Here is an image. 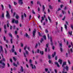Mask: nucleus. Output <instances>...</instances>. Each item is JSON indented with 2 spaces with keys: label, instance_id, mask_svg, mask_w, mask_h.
Returning <instances> with one entry per match:
<instances>
[{
  "label": "nucleus",
  "instance_id": "nucleus-1",
  "mask_svg": "<svg viewBox=\"0 0 73 73\" xmlns=\"http://www.w3.org/2000/svg\"><path fill=\"white\" fill-rule=\"evenodd\" d=\"M2 61H3V60H1L0 61V64H1L2 65H3V66H2L1 67L2 68H5V64L4 63L2 62Z\"/></svg>",
  "mask_w": 73,
  "mask_h": 73
},
{
  "label": "nucleus",
  "instance_id": "nucleus-2",
  "mask_svg": "<svg viewBox=\"0 0 73 73\" xmlns=\"http://www.w3.org/2000/svg\"><path fill=\"white\" fill-rule=\"evenodd\" d=\"M6 17H7V18H8V19H10V15H9V12L8 11H6Z\"/></svg>",
  "mask_w": 73,
  "mask_h": 73
},
{
  "label": "nucleus",
  "instance_id": "nucleus-3",
  "mask_svg": "<svg viewBox=\"0 0 73 73\" xmlns=\"http://www.w3.org/2000/svg\"><path fill=\"white\" fill-rule=\"evenodd\" d=\"M36 29H34V31H33V37H35V35H36Z\"/></svg>",
  "mask_w": 73,
  "mask_h": 73
},
{
  "label": "nucleus",
  "instance_id": "nucleus-4",
  "mask_svg": "<svg viewBox=\"0 0 73 73\" xmlns=\"http://www.w3.org/2000/svg\"><path fill=\"white\" fill-rule=\"evenodd\" d=\"M4 52V51L3 50V47L2 46H0V53H3Z\"/></svg>",
  "mask_w": 73,
  "mask_h": 73
},
{
  "label": "nucleus",
  "instance_id": "nucleus-5",
  "mask_svg": "<svg viewBox=\"0 0 73 73\" xmlns=\"http://www.w3.org/2000/svg\"><path fill=\"white\" fill-rule=\"evenodd\" d=\"M15 46L14 45H13V47L12 49H11V51L12 53H13L14 52H15Z\"/></svg>",
  "mask_w": 73,
  "mask_h": 73
},
{
  "label": "nucleus",
  "instance_id": "nucleus-6",
  "mask_svg": "<svg viewBox=\"0 0 73 73\" xmlns=\"http://www.w3.org/2000/svg\"><path fill=\"white\" fill-rule=\"evenodd\" d=\"M18 3L19 4H23V0H19Z\"/></svg>",
  "mask_w": 73,
  "mask_h": 73
},
{
  "label": "nucleus",
  "instance_id": "nucleus-7",
  "mask_svg": "<svg viewBox=\"0 0 73 73\" xmlns=\"http://www.w3.org/2000/svg\"><path fill=\"white\" fill-rule=\"evenodd\" d=\"M6 38L5 37V36H3V40H4V41H5L6 43L8 44V40H6Z\"/></svg>",
  "mask_w": 73,
  "mask_h": 73
},
{
  "label": "nucleus",
  "instance_id": "nucleus-8",
  "mask_svg": "<svg viewBox=\"0 0 73 73\" xmlns=\"http://www.w3.org/2000/svg\"><path fill=\"white\" fill-rule=\"evenodd\" d=\"M66 62H64L63 63V64H62V67H64V65H66Z\"/></svg>",
  "mask_w": 73,
  "mask_h": 73
},
{
  "label": "nucleus",
  "instance_id": "nucleus-9",
  "mask_svg": "<svg viewBox=\"0 0 73 73\" xmlns=\"http://www.w3.org/2000/svg\"><path fill=\"white\" fill-rule=\"evenodd\" d=\"M8 35L9 37H11V38H13V36H12V35L11 33H9L8 34Z\"/></svg>",
  "mask_w": 73,
  "mask_h": 73
},
{
  "label": "nucleus",
  "instance_id": "nucleus-10",
  "mask_svg": "<svg viewBox=\"0 0 73 73\" xmlns=\"http://www.w3.org/2000/svg\"><path fill=\"white\" fill-rule=\"evenodd\" d=\"M50 41L51 42V45L52 46H53V42H52V37H50Z\"/></svg>",
  "mask_w": 73,
  "mask_h": 73
},
{
  "label": "nucleus",
  "instance_id": "nucleus-11",
  "mask_svg": "<svg viewBox=\"0 0 73 73\" xmlns=\"http://www.w3.org/2000/svg\"><path fill=\"white\" fill-rule=\"evenodd\" d=\"M58 62H60V65H61V64H62V60H61V59H59Z\"/></svg>",
  "mask_w": 73,
  "mask_h": 73
},
{
  "label": "nucleus",
  "instance_id": "nucleus-12",
  "mask_svg": "<svg viewBox=\"0 0 73 73\" xmlns=\"http://www.w3.org/2000/svg\"><path fill=\"white\" fill-rule=\"evenodd\" d=\"M56 52H54V54H52V57H53H53H54V56H56Z\"/></svg>",
  "mask_w": 73,
  "mask_h": 73
},
{
  "label": "nucleus",
  "instance_id": "nucleus-13",
  "mask_svg": "<svg viewBox=\"0 0 73 73\" xmlns=\"http://www.w3.org/2000/svg\"><path fill=\"white\" fill-rule=\"evenodd\" d=\"M55 65H57V67L58 68L60 67V65L58 64V63L57 62H56L55 63Z\"/></svg>",
  "mask_w": 73,
  "mask_h": 73
},
{
  "label": "nucleus",
  "instance_id": "nucleus-14",
  "mask_svg": "<svg viewBox=\"0 0 73 73\" xmlns=\"http://www.w3.org/2000/svg\"><path fill=\"white\" fill-rule=\"evenodd\" d=\"M15 18H16V19H19V18H20V17H19V16L18 15H17L15 16Z\"/></svg>",
  "mask_w": 73,
  "mask_h": 73
},
{
  "label": "nucleus",
  "instance_id": "nucleus-15",
  "mask_svg": "<svg viewBox=\"0 0 73 73\" xmlns=\"http://www.w3.org/2000/svg\"><path fill=\"white\" fill-rule=\"evenodd\" d=\"M65 68H66V70L68 71V70H69V67H68V66H66Z\"/></svg>",
  "mask_w": 73,
  "mask_h": 73
},
{
  "label": "nucleus",
  "instance_id": "nucleus-16",
  "mask_svg": "<svg viewBox=\"0 0 73 73\" xmlns=\"http://www.w3.org/2000/svg\"><path fill=\"white\" fill-rule=\"evenodd\" d=\"M21 71L22 72H23V71H24V69H23V67L22 66H21Z\"/></svg>",
  "mask_w": 73,
  "mask_h": 73
},
{
  "label": "nucleus",
  "instance_id": "nucleus-17",
  "mask_svg": "<svg viewBox=\"0 0 73 73\" xmlns=\"http://www.w3.org/2000/svg\"><path fill=\"white\" fill-rule=\"evenodd\" d=\"M48 57L49 60H50V59H51V56H50V55L49 54L48 55Z\"/></svg>",
  "mask_w": 73,
  "mask_h": 73
},
{
  "label": "nucleus",
  "instance_id": "nucleus-18",
  "mask_svg": "<svg viewBox=\"0 0 73 73\" xmlns=\"http://www.w3.org/2000/svg\"><path fill=\"white\" fill-rule=\"evenodd\" d=\"M48 19L50 23H52V20H51V19H50V17L49 16L48 17Z\"/></svg>",
  "mask_w": 73,
  "mask_h": 73
},
{
  "label": "nucleus",
  "instance_id": "nucleus-19",
  "mask_svg": "<svg viewBox=\"0 0 73 73\" xmlns=\"http://www.w3.org/2000/svg\"><path fill=\"white\" fill-rule=\"evenodd\" d=\"M15 19H13L11 21L12 23H14L15 22Z\"/></svg>",
  "mask_w": 73,
  "mask_h": 73
},
{
  "label": "nucleus",
  "instance_id": "nucleus-20",
  "mask_svg": "<svg viewBox=\"0 0 73 73\" xmlns=\"http://www.w3.org/2000/svg\"><path fill=\"white\" fill-rule=\"evenodd\" d=\"M68 34L69 35H70L71 36H72V31H71L70 33V31H68Z\"/></svg>",
  "mask_w": 73,
  "mask_h": 73
},
{
  "label": "nucleus",
  "instance_id": "nucleus-21",
  "mask_svg": "<svg viewBox=\"0 0 73 73\" xmlns=\"http://www.w3.org/2000/svg\"><path fill=\"white\" fill-rule=\"evenodd\" d=\"M30 66L31 67V68L33 69H34V67H33V65L32 64H30Z\"/></svg>",
  "mask_w": 73,
  "mask_h": 73
},
{
  "label": "nucleus",
  "instance_id": "nucleus-22",
  "mask_svg": "<svg viewBox=\"0 0 73 73\" xmlns=\"http://www.w3.org/2000/svg\"><path fill=\"white\" fill-rule=\"evenodd\" d=\"M43 9L42 10V12H44V9H45V7H44V5H43L42 6Z\"/></svg>",
  "mask_w": 73,
  "mask_h": 73
},
{
  "label": "nucleus",
  "instance_id": "nucleus-23",
  "mask_svg": "<svg viewBox=\"0 0 73 73\" xmlns=\"http://www.w3.org/2000/svg\"><path fill=\"white\" fill-rule=\"evenodd\" d=\"M27 45H26L24 47V50H26V49H27Z\"/></svg>",
  "mask_w": 73,
  "mask_h": 73
},
{
  "label": "nucleus",
  "instance_id": "nucleus-24",
  "mask_svg": "<svg viewBox=\"0 0 73 73\" xmlns=\"http://www.w3.org/2000/svg\"><path fill=\"white\" fill-rule=\"evenodd\" d=\"M13 66H16V67H17V64H15V63H13Z\"/></svg>",
  "mask_w": 73,
  "mask_h": 73
},
{
  "label": "nucleus",
  "instance_id": "nucleus-25",
  "mask_svg": "<svg viewBox=\"0 0 73 73\" xmlns=\"http://www.w3.org/2000/svg\"><path fill=\"white\" fill-rule=\"evenodd\" d=\"M44 41V39L43 38H41V40L40 42L41 43H42V42H43Z\"/></svg>",
  "mask_w": 73,
  "mask_h": 73
},
{
  "label": "nucleus",
  "instance_id": "nucleus-26",
  "mask_svg": "<svg viewBox=\"0 0 73 73\" xmlns=\"http://www.w3.org/2000/svg\"><path fill=\"white\" fill-rule=\"evenodd\" d=\"M43 37L44 38V39L46 40V36L45 35H44L43 36Z\"/></svg>",
  "mask_w": 73,
  "mask_h": 73
},
{
  "label": "nucleus",
  "instance_id": "nucleus-27",
  "mask_svg": "<svg viewBox=\"0 0 73 73\" xmlns=\"http://www.w3.org/2000/svg\"><path fill=\"white\" fill-rule=\"evenodd\" d=\"M40 54H41L42 55L44 54V52L43 51H40Z\"/></svg>",
  "mask_w": 73,
  "mask_h": 73
},
{
  "label": "nucleus",
  "instance_id": "nucleus-28",
  "mask_svg": "<svg viewBox=\"0 0 73 73\" xmlns=\"http://www.w3.org/2000/svg\"><path fill=\"white\" fill-rule=\"evenodd\" d=\"M24 19V16L23 15H22L21 17V19L22 20Z\"/></svg>",
  "mask_w": 73,
  "mask_h": 73
},
{
  "label": "nucleus",
  "instance_id": "nucleus-29",
  "mask_svg": "<svg viewBox=\"0 0 73 73\" xmlns=\"http://www.w3.org/2000/svg\"><path fill=\"white\" fill-rule=\"evenodd\" d=\"M25 53H26V54H27V55L28 54V53H29L28 51L27 50H25Z\"/></svg>",
  "mask_w": 73,
  "mask_h": 73
},
{
  "label": "nucleus",
  "instance_id": "nucleus-30",
  "mask_svg": "<svg viewBox=\"0 0 73 73\" xmlns=\"http://www.w3.org/2000/svg\"><path fill=\"white\" fill-rule=\"evenodd\" d=\"M49 8H50V9H52L53 8H52V6H51V5H49Z\"/></svg>",
  "mask_w": 73,
  "mask_h": 73
},
{
  "label": "nucleus",
  "instance_id": "nucleus-31",
  "mask_svg": "<svg viewBox=\"0 0 73 73\" xmlns=\"http://www.w3.org/2000/svg\"><path fill=\"white\" fill-rule=\"evenodd\" d=\"M64 27L66 29H67V27L66 25H64Z\"/></svg>",
  "mask_w": 73,
  "mask_h": 73
},
{
  "label": "nucleus",
  "instance_id": "nucleus-32",
  "mask_svg": "<svg viewBox=\"0 0 73 73\" xmlns=\"http://www.w3.org/2000/svg\"><path fill=\"white\" fill-rule=\"evenodd\" d=\"M62 13L63 15H64V13L65 14H66V12L65 11H62Z\"/></svg>",
  "mask_w": 73,
  "mask_h": 73
},
{
  "label": "nucleus",
  "instance_id": "nucleus-33",
  "mask_svg": "<svg viewBox=\"0 0 73 73\" xmlns=\"http://www.w3.org/2000/svg\"><path fill=\"white\" fill-rule=\"evenodd\" d=\"M38 46V44H37V43H36V45L35 46V48H37V47Z\"/></svg>",
  "mask_w": 73,
  "mask_h": 73
},
{
  "label": "nucleus",
  "instance_id": "nucleus-34",
  "mask_svg": "<svg viewBox=\"0 0 73 73\" xmlns=\"http://www.w3.org/2000/svg\"><path fill=\"white\" fill-rule=\"evenodd\" d=\"M1 7L2 8V10H4V6H3V5L2 4L1 5Z\"/></svg>",
  "mask_w": 73,
  "mask_h": 73
},
{
  "label": "nucleus",
  "instance_id": "nucleus-35",
  "mask_svg": "<svg viewBox=\"0 0 73 73\" xmlns=\"http://www.w3.org/2000/svg\"><path fill=\"white\" fill-rule=\"evenodd\" d=\"M15 23L16 24H18L19 23V21L18 20H15Z\"/></svg>",
  "mask_w": 73,
  "mask_h": 73
},
{
  "label": "nucleus",
  "instance_id": "nucleus-36",
  "mask_svg": "<svg viewBox=\"0 0 73 73\" xmlns=\"http://www.w3.org/2000/svg\"><path fill=\"white\" fill-rule=\"evenodd\" d=\"M32 13H33V14H34V15H35L36 14V13H35V11H34V10H32Z\"/></svg>",
  "mask_w": 73,
  "mask_h": 73
},
{
  "label": "nucleus",
  "instance_id": "nucleus-37",
  "mask_svg": "<svg viewBox=\"0 0 73 73\" xmlns=\"http://www.w3.org/2000/svg\"><path fill=\"white\" fill-rule=\"evenodd\" d=\"M9 22H8V21H7V27H9Z\"/></svg>",
  "mask_w": 73,
  "mask_h": 73
},
{
  "label": "nucleus",
  "instance_id": "nucleus-38",
  "mask_svg": "<svg viewBox=\"0 0 73 73\" xmlns=\"http://www.w3.org/2000/svg\"><path fill=\"white\" fill-rule=\"evenodd\" d=\"M16 15V12H14L13 13V17H14L15 16V15Z\"/></svg>",
  "mask_w": 73,
  "mask_h": 73
},
{
  "label": "nucleus",
  "instance_id": "nucleus-39",
  "mask_svg": "<svg viewBox=\"0 0 73 73\" xmlns=\"http://www.w3.org/2000/svg\"><path fill=\"white\" fill-rule=\"evenodd\" d=\"M66 18V17H65V16H64V17L62 19V20L64 21L65 19V18Z\"/></svg>",
  "mask_w": 73,
  "mask_h": 73
},
{
  "label": "nucleus",
  "instance_id": "nucleus-40",
  "mask_svg": "<svg viewBox=\"0 0 73 73\" xmlns=\"http://www.w3.org/2000/svg\"><path fill=\"white\" fill-rule=\"evenodd\" d=\"M49 46V44L47 43L46 44V46L47 47V48H48V46Z\"/></svg>",
  "mask_w": 73,
  "mask_h": 73
},
{
  "label": "nucleus",
  "instance_id": "nucleus-41",
  "mask_svg": "<svg viewBox=\"0 0 73 73\" xmlns=\"http://www.w3.org/2000/svg\"><path fill=\"white\" fill-rule=\"evenodd\" d=\"M12 38H11V39H10V42H11V44H13V42H12Z\"/></svg>",
  "mask_w": 73,
  "mask_h": 73
},
{
  "label": "nucleus",
  "instance_id": "nucleus-42",
  "mask_svg": "<svg viewBox=\"0 0 73 73\" xmlns=\"http://www.w3.org/2000/svg\"><path fill=\"white\" fill-rule=\"evenodd\" d=\"M39 52H40V50H39V49H37L36 52L38 53H39Z\"/></svg>",
  "mask_w": 73,
  "mask_h": 73
},
{
  "label": "nucleus",
  "instance_id": "nucleus-43",
  "mask_svg": "<svg viewBox=\"0 0 73 73\" xmlns=\"http://www.w3.org/2000/svg\"><path fill=\"white\" fill-rule=\"evenodd\" d=\"M65 67H64V68H63V71H62V73H64V72H65V69L64 68Z\"/></svg>",
  "mask_w": 73,
  "mask_h": 73
},
{
  "label": "nucleus",
  "instance_id": "nucleus-44",
  "mask_svg": "<svg viewBox=\"0 0 73 73\" xmlns=\"http://www.w3.org/2000/svg\"><path fill=\"white\" fill-rule=\"evenodd\" d=\"M26 37H28V38H29V36H28V34L27 33H26Z\"/></svg>",
  "mask_w": 73,
  "mask_h": 73
},
{
  "label": "nucleus",
  "instance_id": "nucleus-45",
  "mask_svg": "<svg viewBox=\"0 0 73 73\" xmlns=\"http://www.w3.org/2000/svg\"><path fill=\"white\" fill-rule=\"evenodd\" d=\"M60 51L61 52H62V48L61 47H60Z\"/></svg>",
  "mask_w": 73,
  "mask_h": 73
},
{
  "label": "nucleus",
  "instance_id": "nucleus-46",
  "mask_svg": "<svg viewBox=\"0 0 73 73\" xmlns=\"http://www.w3.org/2000/svg\"><path fill=\"white\" fill-rule=\"evenodd\" d=\"M24 57H27V56H26V54H25V52L24 53Z\"/></svg>",
  "mask_w": 73,
  "mask_h": 73
},
{
  "label": "nucleus",
  "instance_id": "nucleus-47",
  "mask_svg": "<svg viewBox=\"0 0 73 73\" xmlns=\"http://www.w3.org/2000/svg\"><path fill=\"white\" fill-rule=\"evenodd\" d=\"M38 35L39 36H41V33H40V32H38Z\"/></svg>",
  "mask_w": 73,
  "mask_h": 73
},
{
  "label": "nucleus",
  "instance_id": "nucleus-48",
  "mask_svg": "<svg viewBox=\"0 0 73 73\" xmlns=\"http://www.w3.org/2000/svg\"><path fill=\"white\" fill-rule=\"evenodd\" d=\"M16 26L15 25H14L13 26V29H16Z\"/></svg>",
  "mask_w": 73,
  "mask_h": 73
},
{
  "label": "nucleus",
  "instance_id": "nucleus-49",
  "mask_svg": "<svg viewBox=\"0 0 73 73\" xmlns=\"http://www.w3.org/2000/svg\"><path fill=\"white\" fill-rule=\"evenodd\" d=\"M32 60L31 59H30L29 60V62H30V64H31V63H32Z\"/></svg>",
  "mask_w": 73,
  "mask_h": 73
},
{
  "label": "nucleus",
  "instance_id": "nucleus-50",
  "mask_svg": "<svg viewBox=\"0 0 73 73\" xmlns=\"http://www.w3.org/2000/svg\"><path fill=\"white\" fill-rule=\"evenodd\" d=\"M62 43H59V45L60 46V47H62Z\"/></svg>",
  "mask_w": 73,
  "mask_h": 73
},
{
  "label": "nucleus",
  "instance_id": "nucleus-51",
  "mask_svg": "<svg viewBox=\"0 0 73 73\" xmlns=\"http://www.w3.org/2000/svg\"><path fill=\"white\" fill-rule=\"evenodd\" d=\"M9 7L10 9H11V6L10 4H9Z\"/></svg>",
  "mask_w": 73,
  "mask_h": 73
},
{
  "label": "nucleus",
  "instance_id": "nucleus-52",
  "mask_svg": "<svg viewBox=\"0 0 73 73\" xmlns=\"http://www.w3.org/2000/svg\"><path fill=\"white\" fill-rule=\"evenodd\" d=\"M13 60H14V61H16V58H15V57H13Z\"/></svg>",
  "mask_w": 73,
  "mask_h": 73
},
{
  "label": "nucleus",
  "instance_id": "nucleus-53",
  "mask_svg": "<svg viewBox=\"0 0 73 73\" xmlns=\"http://www.w3.org/2000/svg\"><path fill=\"white\" fill-rule=\"evenodd\" d=\"M55 59L56 60H57V56H55Z\"/></svg>",
  "mask_w": 73,
  "mask_h": 73
},
{
  "label": "nucleus",
  "instance_id": "nucleus-54",
  "mask_svg": "<svg viewBox=\"0 0 73 73\" xmlns=\"http://www.w3.org/2000/svg\"><path fill=\"white\" fill-rule=\"evenodd\" d=\"M45 72H46L48 71V68H45Z\"/></svg>",
  "mask_w": 73,
  "mask_h": 73
},
{
  "label": "nucleus",
  "instance_id": "nucleus-55",
  "mask_svg": "<svg viewBox=\"0 0 73 73\" xmlns=\"http://www.w3.org/2000/svg\"><path fill=\"white\" fill-rule=\"evenodd\" d=\"M68 62L69 65L70 64V61H69V60H68Z\"/></svg>",
  "mask_w": 73,
  "mask_h": 73
},
{
  "label": "nucleus",
  "instance_id": "nucleus-56",
  "mask_svg": "<svg viewBox=\"0 0 73 73\" xmlns=\"http://www.w3.org/2000/svg\"><path fill=\"white\" fill-rule=\"evenodd\" d=\"M14 4L15 5H16V4H17V3L16 2H14Z\"/></svg>",
  "mask_w": 73,
  "mask_h": 73
},
{
  "label": "nucleus",
  "instance_id": "nucleus-57",
  "mask_svg": "<svg viewBox=\"0 0 73 73\" xmlns=\"http://www.w3.org/2000/svg\"><path fill=\"white\" fill-rule=\"evenodd\" d=\"M47 48H45V51L46 52H47Z\"/></svg>",
  "mask_w": 73,
  "mask_h": 73
},
{
  "label": "nucleus",
  "instance_id": "nucleus-58",
  "mask_svg": "<svg viewBox=\"0 0 73 73\" xmlns=\"http://www.w3.org/2000/svg\"><path fill=\"white\" fill-rule=\"evenodd\" d=\"M70 51H71V53H73V49H72V48H71L70 49Z\"/></svg>",
  "mask_w": 73,
  "mask_h": 73
},
{
  "label": "nucleus",
  "instance_id": "nucleus-59",
  "mask_svg": "<svg viewBox=\"0 0 73 73\" xmlns=\"http://www.w3.org/2000/svg\"><path fill=\"white\" fill-rule=\"evenodd\" d=\"M10 62H13L11 58L10 59Z\"/></svg>",
  "mask_w": 73,
  "mask_h": 73
},
{
  "label": "nucleus",
  "instance_id": "nucleus-60",
  "mask_svg": "<svg viewBox=\"0 0 73 73\" xmlns=\"http://www.w3.org/2000/svg\"><path fill=\"white\" fill-rule=\"evenodd\" d=\"M2 17H4V14H2Z\"/></svg>",
  "mask_w": 73,
  "mask_h": 73
},
{
  "label": "nucleus",
  "instance_id": "nucleus-61",
  "mask_svg": "<svg viewBox=\"0 0 73 73\" xmlns=\"http://www.w3.org/2000/svg\"><path fill=\"white\" fill-rule=\"evenodd\" d=\"M15 35H17V31H15Z\"/></svg>",
  "mask_w": 73,
  "mask_h": 73
},
{
  "label": "nucleus",
  "instance_id": "nucleus-62",
  "mask_svg": "<svg viewBox=\"0 0 73 73\" xmlns=\"http://www.w3.org/2000/svg\"><path fill=\"white\" fill-rule=\"evenodd\" d=\"M48 62H49V64H50V63H51V62H52V61H51V60H49L48 61Z\"/></svg>",
  "mask_w": 73,
  "mask_h": 73
},
{
  "label": "nucleus",
  "instance_id": "nucleus-63",
  "mask_svg": "<svg viewBox=\"0 0 73 73\" xmlns=\"http://www.w3.org/2000/svg\"><path fill=\"white\" fill-rule=\"evenodd\" d=\"M31 15H29V20H30L31 18Z\"/></svg>",
  "mask_w": 73,
  "mask_h": 73
},
{
  "label": "nucleus",
  "instance_id": "nucleus-64",
  "mask_svg": "<svg viewBox=\"0 0 73 73\" xmlns=\"http://www.w3.org/2000/svg\"><path fill=\"white\" fill-rule=\"evenodd\" d=\"M14 53L15 55H17V52H15Z\"/></svg>",
  "mask_w": 73,
  "mask_h": 73
}]
</instances>
